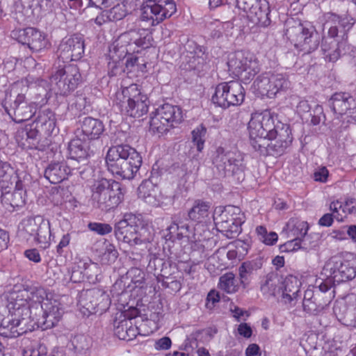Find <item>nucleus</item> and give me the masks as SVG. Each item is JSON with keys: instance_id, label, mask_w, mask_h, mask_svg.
<instances>
[{"instance_id": "obj_17", "label": "nucleus", "mask_w": 356, "mask_h": 356, "mask_svg": "<svg viewBox=\"0 0 356 356\" xmlns=\"http://www.w3.org/2000/svg\"><path fill=\"white\" fill-rule=\"evenodd\" d=\"M323 20L324 26L328 27L330 38L348 41V33L355 23L353 18L327 13L323 15Z\"/></svg>"}, {"instance_id": "obj_7", "label": "nucleus", "mask_w": 356, "mask_h": 356, "mask_svg": "<svg viewBox=\"0 0 356 356\" xmlns=\"http://www.w3.org/2000/svg\"><path fill=\"white\" fill-rule=\"evenodd\" d=\"M213 218L217 229L227 238H236L242 231L244 216L238 207L227 205L216 207Z\"/></svg>"}, {"instance_id": "obj_56", "label": "nucleus", "mask_w": 356, "mask_h": 356, "mask_svg": "<svg viewBox=\"0 0 356 356\" xmlns=\"http://www.w3.org/2000/svg\"><path fill=\"white\" fill-rule=\"evenodd\" d=\"M165 265V264L162 259L153 257L149 261L147 269L155 275H161V273L163 271V268Z\"/></svg>"}, {"instance_id": "obj_38", "label": "nucleus", "mask_w": 356, "mask_h": 356, "mask_svg": "<svg viewBox=\"0 0 356 356\" xmlns=\"http://www.w3.org/2000/svg\"><path fill=\"white\" fill-rule=\"evenodd\" d=\"M116 95L118 99H120L122 103V107H124L125 105H127L128 103L134 102L137 99L145 98V96H146V95L141 92L139 86L136 83L122 87V91L118 92Z\"/></svg>"}, {"instance_id": "obj_10", "label": "nucleus", "mask_w": 356, "mask_h": 356, "mask_svg": "<svg viewBox=\"0 0 356 356\" xmlns=\"http://www.w3.org/2000/svg\"><path fill=\"white\" fill-rule=\"evenodd\" d=\"M293 140L291 130L289 124H284L278 127L268 139H261L260 143L253 142L254 149L263 155L281 156Z\"/></svg>"}, {"instance_id": "obj_39", "label": "nucleus", "mask_w": 356, "mask_h": 356, "mask_svg": "<svg viewBox=\"0 0 356 356\" xmlns=\"http://www.w3.org/2000/svg\"><path fill=\"white\" fill-rule=\"evenodd\" d=\"M149 99L146 96L128 103L123 108L126 113L133 118H140L147 114L149 108Z\"/></svg>"}, {"instance_id": "obj_22", "label": "nucleus", "mask_w": 356, "mask_h": 356, "mask_svg": "<svg viewBox=\"0 0 356 356\" xmlns=\"http://www.w3.org/2000/svg\"><path fill=\"white\" fill-rule=\"evenodd\" d=\"M138 195L147 204L154 207L170 204L171 196L163 195L159 188L150 181H143L138 188Z\"/></svg>"}, {"instance_id": "obj_42", "label": "nucleus", "mask_w": 356, "mask_h": 356, "mask_svg": "<svg viewBox=\"0 0 356 356\" xmlns=\"http://www.w3.org/2000/svg\"><path fill=\"white\" fill-rule=\"evenodd\" d=\"M51 236L50 222L43 218L42 222H40V225L33 237L34 240L40 245V248L46 249L49 246Z\"/></svg>"}, {"instance_id": "obj_37", "label": "nucleus", "mask_w": 356, "mask_h": 356, "mask_svg": "<svg viewBox=\"0 0 356 356\" xmlns=\"http://www.w3.org/2000/svg\"><path fill=\"white\" fill-rule=\"evenodd\" d=\"M25 191H5L2 192L1 200L6 209L11 212L25 204Z\"/></svg>"}, {"instance_id": "obj_46", "label": "nucleus", "mask_w": 356, "mask_h": 356, "mask_svg": "<svg viewBox=\"0 0 356 356\" xmlns=\"http://www.w3.org/2000/svg\"><path fill=\"white\" fill-rule=\"evenodd\" d=\"M206 134L207 128L203 124L197 126L191 132L192 143L199 152H201L204 147Z\"/></svg>"}, {"instance_id": "obj_31", "label": "nucleus", "mask_w": 356, "mask_h": 356, "mask_svg": "<svg viewBox=\"0 0 356 356\" xmlns=\"http://www.w3.org/2000/svg\"><path fill=\"white\" fill-rule=\"evenodd\" d=\"M81 129L84 140H93L100 138L104 131V125L99 119L85 117L81 121Z\"/></svg>"}, {"instance_id": "obj_33", "label": "nucleus", "mask_w": 356, "mask_h": 356, "mask_svg": "<svg viewBox=\"0 0 356 356\" xmlns=\"http://www.w3.org/2000/svg\"><path fill=\"white\" fill-rule=\"evenodd\" d=\"M36 127L34 129L26 127L19 130L17 134V140L24 149H39V131Z\"/></svg>"}, {"instance_id": "obj_48", "label": "nucleus", "mask_w": 356, "mask_h": 356, "mask_svg": "<svg viewBox=\"0 0 356 356\" xmlns=\"http://www.w3.org/2000/svg\"><path fill=\"white\" fill-rule=\"evenodd\" d=\"M273 97L279 92L285 90L290 87V82L282 74H271Z\"/></svg>"}, {"instance_id": "obj_58", "label": "nucleus", "mask_w": 356, "mask_h": 356, "mask_svg": "<svg viewBox=\"0 0 356 356\" xmlns=\"http://www.w3.org/2000/svg\"><path fill=\"white\" fill-rule=\"evenodd\" d=\"M284 124L281 122H277L275 124L273 114H272L270 119L269 120V118H266V122L264 123L265 128H264V131L265 134L263 135V138L268 139V138L272 136L273 133L277 131L280 125Z\"/></svg>"}, {"instance_id": "obj_55", "label": "nucleus", "mask_w": 356, "mask_h": 356, "mask_svg": "<svg viewBox=\"0 0 356 356\" xmlns=\"http://www.w3.org/2000/svg\"><path fill=\"white\" fill-rule=\"evenodd\" d=\"M110 21H119L127 15L125 6L118 4L109 10H107Z\"/></svg>"}, {"instance_id": "obj_21", "label": "nucleus", "mask_w": 356, "mask_h": 356, "mask_svg": "<svg viewBox=\"0 0 356 356\" xmlns=\"http://www.w3.org/2000/svg\"><path fill=\"white\" fill-rule=\"evenodd\" d=\"M331 296H323L319 291L307 289L302 301L303 310L309 314L318 315L330 303Z\"/></svg>"}, {"instance_id": "obj_13", "label": "nucleus", "mask_w": 356, "mask_h": 356, "mask_svg": "<svg viewBox=\"0 0 356 356\" xmlns=\"http://www.w3.org/2000/svg\"><path fill=\"white\" fill-rule=\"evenodd\" d=\"M111 303L109 295L103 289L97 288L82 291L78 300L81 312L87 316L96 313H104Z\"/></svg>"}, {"instance_id": "obj_45", "label": "nucleus", "mask_w": 356, "mask_h": 356, "mask_svg": "<svg viewBox=\"0 0 356 356\" xmlns=\"http://www.w3.org/2000/svg\"><path fill=\"white\" fill-rule=\"evenodd\" d=\"M309 237H305L302 239L293 238V240L288 241L284 244L280 245V251L281 252H290L299 249H303L307 251L309 248L307 243Z\"/></svg>"}, {"instance_id": "obj_47", "label": "nucleus", "mask_w": 356, "mask_h": 356, "mask_svg": "<svg viewBox=\"0 0 356 356\" xmlns=\"http://www.w3.org/2000/svg\"><path fill=\"white\" fill-rule=\"evenodd\" d=\"M171 128L172 127L170 124H166V122H164V120L156 112L154 116L151 117L149 129L153 133L163 134Z\"/></svg>"}, {"instance_id": "obj_32", "label": "nucleus", "mask_w": 356, "mask_h": 356, "mask_svg": "<svg viewBox=\"0 0 356 356\" xmlns=\"http://www.w3.org/2000/svg\"><path fill=\"white\" fill-rule=\"evenodd\" d=\"M270 7L266 0H258L251 10L248 18L254 24L267 27L270 24Z\"/></svg>"}, {"instance_id": "obj_9", "label": "nucleus", "mask_w": 356, "mask_h": 356, "mask_svg": "<svg viewBox=\"0 0 356 356\" xmlns=\"http://www.w3.org/2000/svg\"><path fill=\"white\" fill-rule=\"evenodd\" d=\"M227 66L229 73L245 84L250 83L260 70L257 60L252 54L245 51L230 54Z\"/></svg>"}, {"instance_id": "obj_54", "label": "nucleus", "mask_w": 356, "mask_h": 356, "mask_svg": "<svg viewBox=\"0 0 356 356\" xmlns=\"http://www.w3.org/2000/svg\"><path fill=\"white\" fill-rule=\"evenodd\" d=\"M232 24L229 22H220L219 21L211 24L209 29L211 31L210 35L213 38H219L222 35L225 28L231 26Z\"/></svg>"}, {"instance_id": "obj_20", "label": "nucleus", "mask_w": 356, "mask_h": 356, "mask_svg": "<svg viewBox=\"0 0 356 356\" xmlns=\"http://www.w3.org/2000/svg\"><path fill=\"white\" fill-rule=\"evenodd\" d=\"M58 52L59 58L65 60H76L81 58L84 52V42L82 38L74 35L63 39L59 44Z\"/></svg>"}, {"instance_id": "obj_60", "label": "nucleus", "mask_w": 356, "mask_h": 356, "mask_svg": "<svg viewBox=\"0 0 356 356\" xmlns=\"http://www.w3.org/2000/svg\"><path fill=\"white\" fill-rule=\"evenodd\" d=\"M329 175V171L326 167H320L317 168L314 174L313 177L316 181L325 183L327 181Z\"/></svg>"}, {"instance_id": "obj_53", "label": "nucleus", "mask_w": 356, "mask_h": 356, "mask_svg": "<svg viewBox=\"0 0 356 356\" xmlns=\"http://www.w3.org/2000/svg\"><path fill=\"white\" fill-rule=\"evenodd\" d=\"M88 229L101 236H104L111 233L113 227L107 223L91 222L88 225Z\"/></svg>"}, {"instance_id": "obj_4", "label": "nucleus", "mask_w": 356, "mask_h": 356, "mask_svg": "<svg viewBox=\"0 0 356 356\" xmlns=\"http://www.w3.org/2000/svg\"><path fill=\"white\" fill-rule=\"evenodd\" d=\"M286 26L285 35L296 49L309 54L318 48L321 38L313 25L291 19L286 22Z\"/></svg>"}, {"instance_id": "obj_43", "label": "nucleus", "mask_w": 356, "mask_h": 356, "mask_svg": "<svg viewBox=\"0 0 356 356\" xmlns=\"http://www.w3.org/2000/svg\"><path fill=\"white\" fill-rule=\"evenodd\" d=\"M260 120L257 117L256 113H252L251 119L248 123V131L250 134V141L252 147L254 148L253 142L260 143L261 139L263 138V135L265 134L263 127L261 125Z\"/></svg>"}, {"instance_id": "obj_6", "label": "nucleus", "mask_w": 356, "mask_h": 356, "mask_svg": "<svg viewBox=\"0 0 356 356\" xmlns=\"http://www.w3.org/2000/svg\"><path fill=\"white\" fill-rule=\"evenodd\" d=\"M147 229L141 215L126 213L114 226V234L118 241L130 245L141 244L146 241Z\"/></svg>"}, {"instance_id": "obj_16", "label": "nucleus", "mask_w": 356, "mask_h": 356, "mask_svg": "<svg viewBox=\"0 0 356 356\" xmlns=\"http://www.w3.org/2000/svg\"><path fill=\"white\" fill-rule=\"evenodd\" d=\"M7 104L8 102L6 101L3 105L5 111L17 123L31 119L36 113L38 107L35 102H29L23 94H19L9 106Z\"/></svg>"}, {"instance_id": "obj_19", "label": "nucleus", "mask_w": 356, "mask_h": 356, "mask_svg": "<svg viewBox=\"0 0 356 356\" xmlns=\"http://www.w3.org/2000/svg\"><path fill=\"white\" fill-rule=\"evenodd\" d=\"M70 165L64 162L51 163L44 170V177L54 184L62 182L70 174L79 173L83 179L85 178V169L81 170V167L74 166V163Z\"/></svg>"}, {"instance_id": "obj_25", "label": "nucleus", "mask_w": 356, "mask_h": 356, "mask_svg": "<svg viewBox=\"0 0 356 356\" xmlns=\"http://www.w3.org/2000/svg\"><path fill=\"white\" fill-rule=\"evenodd\" d=\"M121 42H127L131 48H148L152 45V37L148 29L136 28L132 26L129 30L120 35Z\"/></svg>"}, {"instance_id": "obj_12", "label": "nucleus", "mask_w": 356, "mask_h": 356, "mask_svg": "<svg viewBox=\"0 0 356 356\" xmlns=\"http://www.w3.org/2000/svg\"><path fill=\"white\" fill-rule=\"evenodd\" d=\"M245 90L239 81H231L218 84L211 97L212 102L219 107L227 108L241 105L245 99Z\"/></svg>"}, {"instance_id": "obj_11", "label": "nucleus", "mask_w": 356, "mask_h": 356, "mask_svg": "<svg viewBox=\"0 0 356 356\" xmlns=\"http://www.w3.org/2000/svg\"><path fill=\"white\" fill-rule=\"evenodd\" d=\"M79 69L75 65H59L50 77L51 84L56 95L65 96L74 91L81 83Z\"/></svg>"}, {"instance_id": "obj_61", "label": "nucleus", "mask_w": 356, "mask_h": 356, "mask_svg": "<svg viewBox=\"0 0 356 356\" xmlns=\"http://www.w3.org/2000/svg\"><path fill=\"white\" fill-rule=\"evenodd\" d=\"M71 241V236L69 233H67L63 236L60 242L56 246V252L58 255L62 256L64 252V248L67 247Z\"/></svg>"}, {"instance_id": "obj_15", "label": "nucleus", "mask_w": 356, "mask_h": 356, "mask_svg": "<svg viewBox=\"0 0 356 356\" xmlns=\"http://www.w3.org/2000/svg\"><path fill=\"white\" fill-rule=\"evenodd\" d=\"M27 290L13 291L8 298V308L10 313L26 324L32 325V318L35 309V302L32 300V293Z\"/></svg>"}, {"instance_id": "obj_8", "label": "nucleus", "mask_w": 356, "mask_h": 356, "mask_svg": "<svg viewBox=\"0 0 356 356\" xmlns=\"http://www.w3.org/2000/svg\"><path fill=\"white\" fill-rule=\"evenodd\" d=\"M323 271L334 284L351 280L356 276V255L346 252L341 257H332L325 263Z\"/></svg>"}, {"instance_id": "obj_63", "label": "nucleus", "mask_w": 356, "mask_h": 356, "mask_svg": "<svg viewBox=\"0 0 356 356\" xmlns=\"http://www.w3.org/2000/svg\"><path fill=\"white\" fill-rule=\"evenodd\" d=\"M88 102H87V98L86 97H83L81 95L76 96L74 98V102L71 104V107H75L76 110L79 111H82L86 109Z\"/></svg>"}, {"instance_id": "obj_30", "label": "nucleus", "mask_w": 356, "mask_h": 356, "mask_svg": "<svg viewBox=\"0 0 356 356\" xmlns=\"http://www.w3.org/2000/svg\"><path fill=\"white\" fill-rule=\"evenodd\" d=\"M263 259L257 257L252 260L243 262L238 267V276L240 284L243 289H246L257 272L262 268Z\"/></svg>"}, {"instance_id": "obj_41", "label": "nucleus", "mask_w": 356, "mask_h": 356, "mask_svg": "<svg viewBox=\"0 0 356 356\" xmlns=\"http://www.w3.org/2000/svg\"><path fill=\"white\" fill-rule=\"evenodd\" d=\"M271 83V75L261 74L257 77L252 84V88L254 92L262 96H267L269 98L273 97Z\"/></svg>"}, {"instance_id": "obj_40", "label": "nucleus", "mask_w": 356, "mask_h": 356, "mask_svg": "<svg viewBox=\"0 0 356 356\" xmlns=\"http://www.w3.org/2000/svg\"><path fill=\"white\" fill-rule=\"evenodd\" d=\"M280 284L279 277L274 273H268L261 282L260 289L264 295L276 297L278 299Z\"/></svg>"}, {"instance_id": "obj_49", "label": "nucleus", "mask_w": 356, "mask_h": 356, "mask_svg": "<svg viewBox=\"0 0 356 356\" xmlns=\"http://www.w3.org/2000/svg\"><path fill=\"white\" fill-rule=\"evenodd\" d=\"M258 239L267 245H274L278 240V235L274 232H268L267 229L262 225L256 228Z\"/></svg>"}, {"instance_id": "obj_57", "label": "nucleus", "mask_w": 356, "mask_h": 356, "mask_svg": "<svg viewBox=\"0 0 356 356\" xmlns=\"http://www.w3.org/2000/svg\"><path fill=\"white\" fill-rule=\"evenodd\" d=\"M179 219L175 216L172 218V223L166 229L168 234L165 236L166 240L175 241L177 238V233L179 232Z\"/></svg>"}, {"instance_id": "obj_29", "label": "nucleus", "mask_w": 356, "mask_h": 356, "mask_svg": "<svg viewBox=\"0 0 356 356\" xmlns=\"http://www.w3.org/2000/svg\"><path fill=\"white\" fill-rule=\"evenodd\" d=\"M332 111L337 115H343L356 105L353 97L348 92H335L328 101Z\"/></svg>"}, {"instance_id": "obj_14", "label": "nucleus", "mask_w": 356, "mask_h": 356, "mask_svg": "<svg viewBox=\"0 0 356 356\" xmlns=\"http://www.w3.org/2000/svg\"><path fill=\"white\" fill-rule=\"evenodd\" d=\"M140 19L156 26L177 10L173 0H147L141 7Z\"/></svg>"}, {"instance_id": "obj_26", "label": "nucleus", "mask_w": 356, "mask_h": 356, "mask_svg": "<svg viewBox=\"0 0 356 356\" xmlns=\"http://www.w3.org/2000/svg\"><path fill=\"white\" fill-rule=\"evenodd\" d=\"M350 49L348 41L336 38L325 39L322 42L321 51L326 61L336 62Z\"/></svg>"}, {"instance_id": "obj_52", "label": "nucleus", "mask_w": 356, "mask_h": 356, "mask_svg": "<svg viewBox=\"0 0 356 356\" xmlns=\"http://www.w3.org/2000/svg\"><path fill=\"white\" fill-rule=\"evenodd\" d=\"M118 257V252L115 245L108 241H104V252L102 255V260L107 264L114 263Z\"/></svg>"}, {"instance_id": "obj_2", "label": "nucleus", "mask_w": 356, "mask_h": 356, "mask_svg": "<svg viewBox=\"0 0 356 356\" xmlns=\"http://www.w3.org/2000/svg\"><path fill=\"white\" fill-rule=\"evenodd\" d=\"M31 299L35 302L32 325L42 330L51 329L56 326L64 314L59 300L54 298L52 294L47 293L42 288L34 290Z\"/></svg>"}, {"instance_id": "obj_62", "label": "nucleus", "mask_w": 356, "mask_h": 356, "mask_svg": "<svg viewBox=\"0 0 356 356\" xmlns=\"http://www.w3.org/2000/svg\"><path fill=\"white\" fill-rule=\"evenodd\" d=\"M136 330L134 328L126 329L125 332L123 330V326L118 327L117 330V334L120 339L124 340H130L136 336Z\"/></svg>"}, {"instance_id": "obj_50", "label": "nucleus", "mask_w": 356, "mask_h": 356, "mask_svg": "<svg viewBox=\"0 0 356 356\" xmlns=\"http://www.w3.org/2000/svg\"><path fill=\"white\" fill-rule=\"evenodd\" d=\"M309 229L308 223L305 221L296 220L291 229V234L295 236V238H305L309 237L307 232Z\"/></svg>"}, {"instance_id": "obj_51", "label": "nucleus", "mask_w": 356, "mask_h": 356, "mask_svg": "<svg viewBox=\"0 0 356 356\" xmlns=\"http://www.w3.org/2000/svg\"><path fill=\"white\" fill-rule=\"evenodd\" d=\"M43 218L38 216L34 218H29L24 221V231L34 237L38 227L40 225V222H42Z\"/></svg>"}, {"instance_id": "obj_24", "label": "nucleus", "mask_w": 356, "mask_h": 356, "mask_svg": "<svg viewBox=\"0 0 356 356\" xmlns=\"http://www.w3.org/2000/svg\"><path fill=\"white\" fill-rule=\"evenodd\" d=\"M68 153L70 163L76 166V163H81V170L88 169V159L90 157V149L87 142L84 139L75 138L70 140L68 144Z\"/></svg>"}, {"instance_id": "obj_44", "label": "nucleus", "mask_w": 356, "mask_h": 356, "mask_svg": "<svg viewBox=\"0 0 356 356\" xmlns=\"http://www.w3.org/2000/svg\"><path fill=\"white\" fill-rule=\"evenodd\" d=\"M241 284L238 283L235 275L227 272L219 278L218 287L227 293H234L239 289Z\"/></svg>"}, {"instance_id": "obj_23", "label": "nucleus", "mask_w": 356, "mask_h": 356, "mask_svg": "<svg viewBox=\"0 0 356 356\" xmlns=\"http://www.w3.org/2000/svg\"><path fill=\"white\" fill-rule=\"evenodd\" d=\"M35 329V325H27L26 321L15 318L11 313L10 316L3 318L0 328V335L6 338H15Z\"/></svg>"}, {"instance_id": "obj_3", "label": "nucleus", "mask_w": 356, "mask_h": 356, "mask_svg": "<svg viewBox=\"0 0 356 356\" xmlns=\"http://www.w3.org/2000/svg\"><path fill=\"white\" fill-rule=\"evenodd\" d=\"M90 201L92 206L103 211L116 208L124 199L121 184L113 179L102 178L91 186Z\"/></svg>"}, {"instance_id": "obj_35", "label": "nucleus", "mask_w": 356, "mask_h": 356, "mask_svg": "<svg viewBox=\"0 0 356 356\" xmlns=\"http://www.w3.org/2000/svg\"><path fill=\"white\" fill-rule=\"evenodd\" d=\"M156 112L160 115L164 122H166V124H170L172 127H175L182 120V111L177 106L165 104L159 106Z\"/></svg>"}, {"instance_id": "obj_27", "label": "nucleus", "mask_w": 356, "mask_h": 356, "mask_svg": "<svg viewBox=\"0 0 356 356\" xmlns=\"http://www.w3.org/2000/svg\"><path fill=\"white\" fill-rule=\"evenodd\" d=\"M300 282L298 279L293 275L287 276L280 283L278 300L285 305H294L300 291Z\"/></svg>"}, {"instance_id": "obj_5", "label": "nucleus", "mask_w": 356, "mask_h": 356, "mask_svg": "<svg viewBox=\"0 0 356 356\" xmlns=\"http://www.w3.org/2000/svg\"><path fill=\"white\" fill-rule=\"evenodd\" d=\"M212 163L218 176H232L238 183L244 180L245 166L241 153L227 151L218 147L212 154Z\"/></svg>"}, {"instance_id": "obj_28", "label": "nucleus", "mask_w": 356, "mask_h": 356, "mask_svg": "<svg viewBox=\"0 0 356 356\" xmlns=\"http://www.w3.org/2000/svg\"><path fill=\"white\" fill-rule=\"evenodd\" d=\"M18 42L27 45L33 51H38L44 48V37L40 31L33 27L20 30L18 33Z\"/></svg>"}, {"instance_id": "obj_36", "label": "nucleus", "mask_w": 356, "mask_h": 356, "mask_svg": "<svg viewBox=\"0 0 356 356\" xmlns=\"http://www.w3.org/2000/svg\"><path fill=\"white\" fill-rule=\"evenodd\" d=\"M36 128L40 129L45 134H52L56 127L55 113L49 108H44L38 112L35 120Z\"/></svg>"}, {"instance_id": "obj_18", "label": "nucleus", "mask_w": 356, "mask_h": 356, "mask_svg": "<svg viewBox=\"0 0 356 356\" xmlns=\"http://www.w3.org/2000/svg\"><path fill=\"white\" fill-rule=\"evenodd\" d=\"M120 35L109 47L108 56L111 61L108 62V74L111 76H116L124 71L120 66V61L123 60L131 51L138 52L135 48H131L127 42H120Z\"/></svg>"}, {"instance_id": "obj_34", "label": "nucleus", "mask_w": 356, "mask_h": 356, "mask_svg": "<svg viewBox=\"0 0 356 356\" xmlns=\"http://www.w3.org/2000/svg\"><path fill=\"white\" fill-rule=\"evenodd\" d=\"M211 203L202 200H195L193 207L188 211V218L197 222H205L209 220Z\"/></svg>"}, {"instance_id": "obj_64", "label": "nucleus", "mask_w": 356, "mask_h": 356, "mask_svg": "<svg viewBox=\"0 0 356 356\" xmlns=\"http://www.w3.org/2000/svg\"><path fill=\"white\" fill-rule=\"evenodd\" d=\"M171 344V339L168 337H163L155 341L154 348L158 350H168L170 348Z\"/></svg>"}, {"instance_id": "obj_59", "label": "nucleus", "mask_w": 356, "mask_h": 356, "mask_svg": "<svg viewBox=\"0 0 356 356\" xmlns=\"http://www.w3.org/2000/svg\"><path fill=\"white\" fill-rule=\"evenodd\" d=\"M258 0H236V6L243 10L248 17Z\"/></svg>"}, {"instance_id": "obj_1", "label": "nucleus", "mask_w": 356, "mask_h": 356, "mask_svg": "<svg viewBox=\"0 0 356 356\" xmlns=\"http://www.w3.org/2000/svg\"><path fill=\"white\" fill-rule=\"evenodd\" d=\"M142 163L140 154L127 144L111 146L106 156L107 169L117 179H132Z\"/></svg>"}]
</instances>
